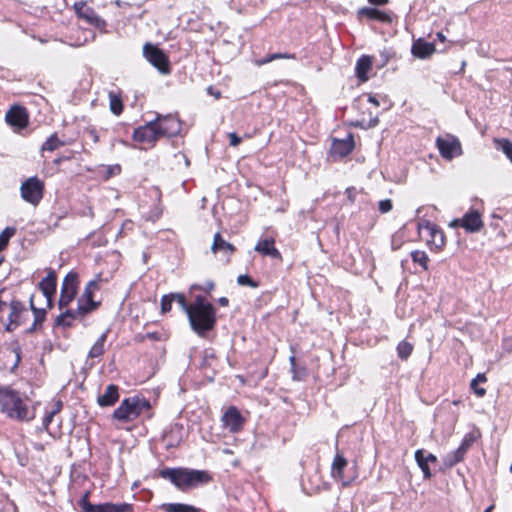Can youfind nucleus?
<instances>
[{"instance_id":"nucleus-1","label":"nucleus","mask_w":512,"mask_h":512,"mask_svg":"<svg viewBox=\"0 0 512 512\" xmlns=\"http://www.w3.org/2000/svg\"><path fill=\"white\" fill-rule=\"evenodd\" d=\"M192 329L203 336L210 331L216 322L215 309L212 304L206 302L203 296H196L187 313Z\"/></svg>"},{"instance_id":"nucleus-2","label":"nucleus","mask_w":512,"mask_h":512,"mask_svg":"<svg viewBox=\"0 0 512 512\" xmlns=\"http://www.w3.org/2000/svg\"><path fill=\"white\" fill-rule=\"evenodd\" d=\"M160 476L169 479L182 491L195 488L211 480V476L206 471L190 470L186 468H166L161 470Z\"/></svg>"},{"instance_id":"nucleus-3","label":"nucleus","mask_w":512,"mask_h":512,"mask_svg":"<svg viewBox=\"0 0 512 512\" xmlns=\"http://www.w3.org/2000/svg\"><path fill=\"white\" fill-rule=\"evenodd\" d=\"M0 403L2 411L9 417L18 420L27 419V407L17 393L9 390L2 391L0 394Z\"/></svg>"},{"instance_id":"nucleus-4","label":"nucleus","mask_w":512,"mask_h":512,"mask_svg":"<svg viewBox=\"0 0 512 512\" xmlns=\"http://www.w3.org/2000/svg\"><path fill=\"white\" fill-rule=\"evenodd\" d=\"M173 132L167 130L163 123L149 121L146 125L137 128L133 133V139L138 142L153 143L160 137H171Z\"/></svg>"},{"instance_id":"nucleus-5","label":"nucleus","mask_w":512,"mask_h":512,"mask_svg":"<svg viewBox=\"0 0 512 512\" xmlns=\"http://www.w3.org/2000/svg\"><path fill=\"white\" fill-rule=\"evenodd\" d=\"M146 407H148V403L145 401L138 398H127L114 411L113 418L122 422H130L136 419Z\"/></svg>"},{"instance_id":"nucleus-6","label":"nucleus","mask_w":512,"mask_h":512,"mask_svg":"<svg viewBox=\"0 0 512 512\" xmlns=\"http://www.w3.org/2000/svg\"><path fill=\"white\" fill-rule=\"evenodd\" d=\"M44 183L36 177L27 179L21 185V196L27 202L37 205L43 197Z\"/></svg>"},{"instance_id":"nucleus-7","label":"nucleus","mask_w":512,"mask_h":512,"mask_svg":"<svg viewBox=\"0 0 512 512\" xmlns=\"http://www.w3.org/2000/svg\"><path fill=\"white\" fill-rule=\"evenodd\" d=\"M143 54L161 73L169 72L168 58L161 49L151 43H146L143 47Z\"/></svg>"},{"instance_id":"nucleus-8","label":"nucleus","mask_w":512,"mask_h":512,"mask_svg":"<svg viewBox=\"0 0 512 512\" xmlns=\"http://www.w3.org/2000/svg\"><path fill=\"white\" fill-rule=\"evenodd\" d=\"M450 227H463L469 233H475L483 227L481 214L478 210H470L462 218L454 219Z\"/></svg>"},{"instance_id":"nucleus-9","label":"nucleus","mask_w":512,"mask_h":512,"mask_svg":"<svg viewBox=\"0 0 512 512\" xmlns=\"http://www.w3.org/2000/svg\"><path fill=\"white\" fill-rule=\"evenodd\" d=\"M76 280L77 275L75 273H69L63 282L58 306L60 309L68 306L69 303L74 299L76 295Z\"/></svg>"},{"instance_id":"nucleus-10","label":"nucleus","mask_w":512,"mask_h":512,"mask_svg":"<svg viewBox=\"0 0 512 512\" xmlns=\"http://www.w3.org/2000/svg\"><path fill=\"white\" fill-rule=\"evenodd\" d=\"M6 122L17 129L25 128L28 124V113L21 106H13L5 116Z\"/></svg>"},{"instance_id":"nucleus-11","label":"nucleus","mask_w":512,"mask_h":512,"mask_svg":"<svg viewBox=\"0 0 512 512\" xmlns=\"http://www.w3.org/2000/svg\"><path fill=\"white\" fill-rule=\"evenodd\" d=\"M224 426L229 428L230 432L236 433L242 429L244 418L236 407H229L222 416Z\"/></svg>"},{"instance_id":"nucleus-12","label":"nucleus","mask_w":512,"mask_h":512,"mask_svg":"<svg viewBox=\"0 0 512 512\" xmlns=\"http://www.w3.org/2000/svg\"><path fill=\"white\" fill-rule=\"evenodd\" d=\"M56 279L55 271L50 269L47 276L39 283V288L46 298L48 308L52 307L53 296L56 292Z\"/></svg>"},{"instance_id":"nucleus-13","label":"nucleus","mask_w":512,"mask_h":512,"mask_svg":"<svg viewBox=\"0 0 512 512\" xmlns=\"http://www.w3.org/2000/svg\"><path fill=\"white\" fill-rule=\"evenodd\" d=\"M437 147L440 151V154L443 158L451 160L454 157V154L461 152V146L457 139L452 138L451 140L438 138L437 139Z\"/></svg>"},{"instance_id":"nucleus-14","label":"nucleus","mask_w":512,"mask_h":512,"mask_svg":"<svg viewBox=\"0 0 512 512\" xmlns=\"http://www.w3.org/2000/svg\"><path fill=\"white\" fill-rule=\"evenodd\" d=\"M87 313H89V309H85V305L80 304L76 310H67L59 315L55 320V325L64 327L71 326V322H66V319H76L77 317L84 316Z\"/></svg>"},{"instance_id":"nucleus-15","label":"nucleus","mask_w":512,"mask_h":512,"mask_svg":"<svg viewBox=\"0 0 512 512\" xmlns=\"http://www.w3.org/2000/svg\"><path fill=\"white\" fill-rule=\"evenodd\" d=\"M255 251L270 256L272 258L281 259L280 252L274 247V239L267 238L264 240H261L257 243L255 246Z\"/></svg>"},{"instance_id":"nucleus-16","label":"nucleus","mask_w":512,"mask_h":512,"mask_svg":"<svg viewBox=\"0 0 512 512\" xmlns=\"http://www.w3.org/2000/svg\"><path fill=\"white\" fill-rule=\"evenodd\" d=\"M435 52V45L433 43L425 42L422 39H418L412 46V54L415 57L426 58Z\"/></svg>"},{"instance_id":"nucleus-17","label":"nucleus","mask_w":512,"mask_h":512,"mask_svg":"<svg viewBox=\"0 0 512 512\" xmlns=\"http://www.w3.org/2000/svg\"><path fill=\"white\" fill-rule=\"evenodd\" d=\"M119 398L118 386L111 384L106 388L103 395L98 397V404L102 407L114 405Z\"/></svg>"},{"instance_id":"nucleus-18","label":"nucleus","mask_w":512,"mask_h":512,"mask_svg":"<svg viewBox=\"0 0 512 512\" xmlns=\"http://www.w3.org/2000/svg\"><path fill=\"white\" fill-rule=\"evenodd\" d=\"M353 147V138L349 136V138L345 140H335L332 146V153L344 157L352 151Z\"/></svg>"},{"instance_id":"nucleus-19","label":"nucleus","mask_w":512,"mask_h":512,"mask_svg":"<svg viewBox=\"0 0 512 512\" xmlns=\"http://www.w3.org/2000/svg\"><path fill=\"white\" fill-rule=\"evenodd\" d=\"M99 289V282L96 280L90 281L84 291L83 298L86 299L87 305H85V309H89V312L96 309L99 305L98 302L93 300L94 291Z\"/></svg>"},{"instance_id":"nucleus-20","label":"nucleus","mask_w":512,"mask_h":512,"mask_svg":"<svg viewBox=\"0 0 512 512\" xmlns=\"http://www.w3.org/2000/svg\"><path fill=\"white\" fill-rule=\"evenodd\" d=\"M211 250H212L213 253H217L219 251H222V252H224L226 254L231 255V254L234 253L235 247L231 243L225 241L222 238L220 233H216L215 236H214V240H213V244H212Z\"/></svg>"},{"instance_id":"nucleus-21","label":"nucleus","mask_w":512,"mask_h":512,"mask_svg":"<svg viewBox=\"0 0 512 512\" xmlns=\"http://www.w3.org/2000/svg\"><path fill=\"white\" fill-rule=\"evenodd\" d=\"M358 15L360 17L366 16L370 19H376L381 22H386V23L391 22V17L388 14H386L385 12H382L378 9H375V8H368V7L361 8L358 11Z\"/></svg>"},{"instance_id":"nucleus-22","label":"nucleus","mask_w":512,"mask_h":512,"mask_svg":"<svg viewBox=\"0 0 512 512\" xmlns=\"http://www.w3.org/2000/svg\"><path fill=\"white\" fill-rule=\"evenodd\" d=\"M133 507L131 504H113L104 503L96 506L95 512H132Z\"/></svg>"},{"instance_id":"nucleus-23","label":"nucleus","mask_w":512,"mask_h":512,"mask_svg":"<svg viewBox=\"0 0 512 512\" xmlns=\"http://www.w3.org/2000/svg\"><path fill=\"white\" fill-rule=\"evenodd\" d=\"M372 60L369 56H362L356 65V75L362 81H367V72L371 69Z\"/></svg>"},{"instance_id":"nucleus-24","label":"nucleus","mask_w":512,"mask_h":512,"mask_svg":"<svg viewBox=\"0 0 512 512\" xmlns=\"http://www.w3.org/2000/svg\"><path fill=\"white\" fill-rule=\"evenodd\" d=\"M79 17L85 19L89 24L95 27H102L105 25V21L101 19L92 8L86 7L79 13Z\"/></svg>"},{"instance_id":"nucleus-25","label":"nucleus","mask_w":512,"mask_h":512,"mask_svg":"<svg viewBox=\"0 0 512 512\" xmlns=\"http://www.w3.org/2000/svg\"><path fill=\"white\" fill-rule=\"evenodd\" d=\"M163 510L166 512H203L201 509L192 505L182 503H168L162 505Z\"/></svg>"},{"instance_id":"nucleus-26","label":"nucleus","mask_w":512,"mask_h":512,"mask_svg":"<svg viewBox=\"0 0 512 512\" xmlns=\"http://www.w3.org/2000/svg\"><path fill=\"white\" fill-rule=\"evenodd\" d=\"M155 121H157L158 124L160 123H163L164 127L169 130V131H172L173 133L171 134V137L176 135L179 130H180V124L177 120H175L174 118L172 117H168V116H158Z\"/></svg>"},{"instance_id":"nucleus-27","label":"nucleus","mask_w":512,"mask_h":512,"mask_svg":"<svg viewBox=\"0 0 512 512\" xmlns=\"http://www.w3.org/2000/svg\"><path fill=\"white\" fill-rule=\"evenodd\" d=\"M346 466L347 460L343 456L337 455L333 462V475L338 477L343 482V485H347L349 483L348 481H345L342 476V471Z\"/></svg>"},{"instance_id":"nucleus-28","label":"nucleus","mask_w":512,"mask_h":512,"mask_svg":"<svg viewBox=\"0 0 512 512\" xmlns=\"http://www.w3.org/2000/svg\"><path fill=\"white\" fill-rule=\"evenodd\" d=\"M109 99H110V110L115 115H120L123 111V103L121 100V97L117 95L116 93L110 91L109 92Z\"/></svg>"},{"instance_id":"nucleus-29","label":"nucleus","mask_w":512,"mask_h":512,"mask_svg":"<svg viewBox=\"0 0 512 512\" xmlns=\"http://www.w3.org/2000/svg\"><path fill=\"white\" fill-rule=\"evenodd\" d=\"M432 241L434 242L436 248L441 249L444 244V234L441 230H439L435 225L429 227Z\"/></svg>"},{"instance_id":"nucleus-30","label":"nucleus","mask_w":512,"mask_h":512,"mask_svg":"<svg viewBox=\"0 0 512 512\" xmlns=\"http://www.w3.org/2000/svg\"><path fill=\"white\" fill-rule=\"evenodd\" d=\"M295 58V55L294 54H287V53H274V54H270L268 55L266 58L264 59H261V60H257L256 61V64L258 66H261V65H264L266 63H269L273 60H276V59H294Z\"/></svg>"},{"instance_id":"nucleus-31","label":"nucleus","mask_w":512,"mask_h":512,"mask_svg":"<svg viewBox=\"0 0 512 512\" xmlns=\"http://www.w3.org/2000/svg\"><path fill=\"white\" fill-rule=\"evenodd\" d=\"M106 340V334H102L101 337L96 341L91 350L89 351V357L95 358L103 354V345Z\"/></svg>"},{"instance_id":"nucleus-32","label":"nucleus","mask_w":512,"mask_h":512,"mask_svg":"<svg viewBox=\"0 0 512 512\" xmlns=\"http://www.w3.org/2000/svg\"><path fill=\"white\" fill-rule=\"evenodd\" d=\"M10 309L11 312L9 315V320H11V322H18L20 313L24 310L22 303L19 301H12L10 304Z\"/></svg>"},{"instance_id":"nucleus-33","label":"nucleus","mask_w":512,"mask_h":512,"mask_svg":"<svg viewBox=\"0 0 512 512\" xmlns=\"http://www.w3.org/2000/svg\"><path fill=\"white\" fill-rule=\"evenodd\" d=\"M30 307H31V310L34 312V316H35L34 323L36 325L40 326L43 323L44 319H45L46 310L45 309H39V308L35 307V305H34V297L33 296L30 299Z\"/></svg>"},{"instance_id":"nucleus-34","label":"nucleus","mask_w":512,"mask_h":512,"mask_svg":"<svg viewBox=\"0 0 512 512\" xmlns=\"http://www.w3.org/2000/svg\"><path fill=\"white\" fill-rule=\"evenodd\" d=\"M89 494H90L89 491L85 492V494L82 496V498L79 501V506L81 507L82 512H95V510H96L97 505L91 504L89 502Z\"/></svg>"},{"instance_id":"nucleus-35","label":"nucleus","mask_w":512,"mask_h":512,"mask_svg":"<svg viewBox=\"0 0 512 512\" xmlns=\"http://www.w3.org/2000/svg\"><path fill=\"white\" fill-rule=\"evenodd\" d=\"M62 145L63 142H61L56 135H52L43 144L42 150L54 151Z\"/></svg>"},{"instance_id":"nucleus-36","label":"nucleus","mask_w":512,"mask_h":512,"mask_svg":"<svg viewBox=\"0 0 512 512\" xmlns=\"http://www.w3.org/2000/svg\"><path fill=\"white\" fill-rule=\"evenodd\" d=\"M475 439H476L475 436L471 433L466 435V437L462 441L460 447L456 451L464 458L465 453L470 448V446L473 444Z\"/></svg>"},{"instance_id":"nucleus-37","label":"nucleus","mask_w":512,"mask_h":512,"mask_svg":"<svg viewBox=\"0 0 512 512\" xmlns=\"http://www.w3.org/2000/svg\"><path fill=\"white\" fill-rule=\"evenodd\" d=\"M463 460V457L457 452V451H454L450 454H448L444 460H443V464L447 467V468H450L454 465H456L457 463H459L460 461Z\"/></svg>"},{"instance_id":"nucleus-38","label":"nucleus","mask_w":512,"mask_h":512,"mask_svg":"<svg viewBox=\"0 0 512 512\" xmlns=\"http://www.w3.org/2000/svg\"><path fill=\"white\" fill-rule=\"evenodd\" d=\"M412 349L413 347L410 343L402 341L397 347V352L400 358L407 359L410 356Z\"/></svg>"},{"instance_id":"nucleus-39","label":"nucleus","mask_w":512,"mask_h":512,"mask_svg":"<svg viewBox=\"0 0 512 512\" xmlns=\"http://www.w3.org/2000/svg\"><path fill=\"white\" fill-rule=\"evenodd\" d=\"M411 257L414 262L419 263L425 270L428 269L427 262H428V256L423 251H414L411 253Z\"/></svg>"},{"instance_id":"nucleus-40","label":"nucleus","mask_w":512,"mask_h":512,"mask_svg":"<svg viewBox=\"0 0 512 512\" xmlns=\"http://www.w3.org/2000/svg\"><path fill=\"white\" fill-rule=\"evenodd\" d=\"M15 229L13 228H6L1 234H0V251L3 250L7 243L9 238L14 234Z\"/></svg>"},{"instance_id":"nucleus-41","label":"nucleus","mask_w":512,"mask_h":512,"mask_svg":"<svg viewBox=\"0 0 512 512\" xmlns=\"http://www.w3.org/2000/svg\"><path fill=\"white\" fill-rule=\"evenodd\" d=\"M172 298H173V300H176L180 304L181 308L186 313H188V311L190 310L191 304H188L186 302V299L183 294L174 293V294H172Z\"/></svg>"},{"instance_id":"nucleus-42","label":"nucleus","mask_w":512,"mask_h":512,"mask_svg":"<svg viewBox=\"0 0 512 512\" xmlns=\"http://www.w3.org/2000/svg\"><path fill=\"white\" fill-rule=\"evenodd\" d=\"M237 282L239 285H248L253 288L258 287V283L248 275H240L237 279Z\"/></svg>"},{"instance_id":"nucleus-43","label":"nucleus","mask_w":512,"mask_h":512,"mask_svg":"<svg viewBox=\"0 0 512 512\" xmlns=\"http://www.w3.org/2000/svg\"><path fill=\"white\" fill-rule=\"evenodd\" d=\"M172 301H173L172 294L165 295L162 297V300H161L162 313H167L171 310Z\"/></svg>"},{"instance_id":"nucleus-44","label":"nucleus","mask_w":512,"mask_h":512,"mask_svg":"<svg viewBox=\"0 0 512 512\" xmlns=\"http://www.w3.org/2000/svg\"><path fill=\"white\" fill-rule=\"evenodd\" d=\"M392 209V202L389 199L382 200L379 202V211L381 213H387Z\"/></svg>"},{"instance_id":"nucleus-45","label":"nucleus","mask_w":512,"mask_h":512,"mask_svg":"<svg viewBox=\"0 0 512 512\" xmlns=\"http://www.w3.org/2000/svg\"><path fill=\"white\" fill-rule=\"evenodd\" d=\"M379 122L378 117H375L373 119H370L367 125H364L363 122H356L354 123V126L361 127V128H373L375 127Z\"/></svg>"},{"instance_id":"nucleus-46","label":"nucleus","mask_w":512,"mask_h":512,"mask_svg":"<svg viewBox=\"0 0 512 512\" xmlns=\"http://www.w3.org/2000/svg\"><path fill=\"white\" fill-rule=\"evenodd\" d=\"M477 384H478L477 380L473 379V380L471 381L470 386H471V388L474 390V392H475V394H476L477 396H479V397H483V396L486 394V390H485L484 388H478V387H477Z\"/></svg>"},{"instance_id":"nucleus-47","label":"nucleus","mask_w":512,"mask_h":512,"mask_svg":"<svg viewBox=\"0 0 512 512\" xmlns=\"http://www.w3.org/2000/svg\"><path fill=\"white\" fill-rule=\"evenodd\" d=\"M213 288H214V283L212 281L206 282L205 285H203V286L196 285V284L192 286V289H198V290H202V291H205V292H209Z\"/></svg>"},{"instance_id":"nucleus-48","label":"nucleus","mask_w":512,"mask_h":512,"mask_svg":"<svg viewBox=\"0 0 512 512\" xmlns=\"http://www.w3.org/2000/svg\"><path fill=\"white\" fill-rule=\"evenodd\" d=\"M418 466L421 468V470L423 471V474H424V477L426 479H429L431 478L432 474H431V471H430V468L428 466V462L427 461H423L421 462V464H418Z\"/></svg>"},{"instance_id":"nucleus-49","label":"nucleus","mask_w":512,"mask_h":512,"mask_svg":"<svg viewBox=\"0 0 512 512\" xmlns=\"http://www.w3.org/2000/svg\"><path fill=\"white\" fill-rule=\"evenodd\" d=\"M230 145L238 146L241 143V138L234 132L229 133Z\"/></svg>"},{"instance_id":"nucleus-50","label":"nucleus","mask_w":512,"mask_h":512,"mask_svg":"<svg viewBox=\"0 0 512 512\" xmlns=\"http://www.w3.org/2000/svg\"><path fill=\"white\" fill-rule=\"evenodd\" d=\"M415 460L417 464H421V462L427 461L424 450L420 449L415 452Z\"/></svg>"},{"instance_id":"nucleus-51","label":"nucleus","mask_w":512,"mask_h":512,"mask_svg":"<svg viewBox=\"0 0 512 512\" xmlns=\"http://www.w3.org/2000/svg\"><path fill=\"white\" fill-rule=\"evenodd\" d=\"M86 7V3L84 2H77L74 4V9L77 13V15L79 16V13L84 10V8Z\"/></svg>"},{"instance_id":"nucleus-52","label":"nucleus","mask_w":512,"mask_h":512,"mask_svg":"<svg viewBox=\"0 0 512 512\" xmlns=\"http://www.w3.org/2000/svg\"><path fill=\"white\" fill-rule=\"evenodd\" d=\"M207 92H208V94L214 96L216 99H219L221 97V92L220 91H215L212 86H209L207 88Z\"/></svg>"},{"instance_id":"nucleus-53","label":"nucleus","mask_w":512,"mask_h":512,"mask_svg":"<svg viewBox=\"0 0 512 512\" xmlns=\"http://www.w3.org/2000/svg\"><path fill=\"white\" fill-rule=\"evenodd\" d=\"M55 414H52V412H50L49 414H47L44 418V426L47 428L48 424L52 421L53 417H54Z\"/></svg>"},{"instance_id":"nucleus-54","label":"nucleus","mask_w":512,"mask_h":512,"mask_svg":"<svg viewBox=\"0 0 512 512\" xmlns=\"http://www.w3.org/2000/svg\"><path fill=\"white\" fill-rule=\"evenodd\" d=\"M61 408H62V402H61V401H57V402L55 403V407H54V409L51 411V412H52V414H57V413H59V412H60V410H61Z\"/></svg>"},{"instance_id":"nucleus-55","label":"nucleus","mask_w":512,"mask_h":512,"mask_svg":"<svg viewBox=\"0 0 512 512\" xmlns=\"http://www.w3.org/2000/svg\"><path fill=\"white\" fill-rule=\"evenodd\" d=\"M373 5H384L388 3V0H368Z\"/></svg>"},{"instance_id":"nucleus-56","label":"nucleus","mask_w":512,"mask_h":512,"mask_svg":"<svg viewBox=\"0 0 512 512\" xmlns=\"http://www.w3.org/2000/svg\"><path fill=\"white\" fill-rule=\"evenodd\" d=\"M289 360H290V363H291V370H292V372L295 374L296 358H295V356H294V355H292V356L290 357V359H289ZM295 377H296V376L294 375V378H295Z\"/></svg>"},{"instance_id":"nucleus-57","label":"nucleus","mask_w":512,"mask_h":512,"mask_svg":"<svg viewBox=\"0 0 512 512\" xmlns=\"http://www.w3.org/2000/svg\"><path fill=\"white\" fill-rule=\"evenodd\" d=\"M18 324H19L18 322H11V320H9V323H8V325H7L6 329H7L8 331H12V330H13V327L18 326Z\"/></svg>"},{"instance_id":"nucleus-58","label":"nucleus","mask_w":512,"mask_h":512,"mask_svg":"<svg viewBox=\"0 0 512 512\" xmlns=\"http://www.w3.org/2000/svg\"><path fill=\"white\" fill-rule=\"evenodd\" d=\"M475 380H477L478 383L480 382H486V376L484 374H478L477 377L475 378Z\"/></svg>"},{"instance_id":"nucleus-59","label":"nucleus","mask_w":512,"mask_h":512,"mask_svg":"<svg viewBox=\"0 0 512 512\" xmlns=\"http://www.w3.org/2000/svg\"><path fill=\"white\" fill-rule=\"evenodd\" d=\"M426 459H427V462H436L437 461V458L435 455L429 453L427 456H426Z\"/></svg>"},{"instance_id":"nucleus-60","label":"nucleus","mask_w":512,"mask_h":512,"mask_svg":"<svg viewBox=\"0 0 512 512\" xmlns=\"http://www.w3.org/2000/svg\"><path fill=\"white\" fill-rule=\"evenodd\" d=\"M228 303H229V301H228V299H227L226 297H221V298L219 299V304H220L221 306H227V305H228Z\"/></svg>"},{"instance_id":"nucleus-61","label":"nucleus","mask_w":512,"mask_h":512,"mask_svg":"<svg viewBox=\"0 0 512 512\" xmlns=\"http://www.w3.org/2000/svg\"><path fill=\"white\" fill-rule=\"evenodd\" d=\"M368 101H369L370 103H372V104L376 105V106H378V105H379L378 100H377L374 96H371V95H370V96L368 97Z\"/></svg>"},{"instance_id":"nucleus-62","label":"nucleus","mask_w":512,"mask_h":512,"mask_svg":"<svg viewBox=\"0 0 512 512\" xmlns=\"http://www.w3.org/2000/svg\"><path fill=\"white\" fill-rule=\"evenodd\" d=\"M437 38H438L440 41H442V42H444V41L446 40V37H445V36L443 35V33H441V32H438V33H437Z\"/></svg>"},{"instance_id":"nucleus-63","label":"nucleus","mask_w":512,"mask_h":512,"mask_svg":"<svg viewBox=\"0 0 512 512\" xmlns=\"http://www.w3.org/2000/svg\"><path fill=\"white\" fill-rule=\"evenodd\" d=\"M38 325L33 323V325L27 330L28 333H32L37 329Z\"/></svg>"},{"instance_id":"nucleus-64","label":"nucleus","mask_w":512,"mask_h":512,"mask_svg":"<svg viewBox=\"0 0 512 512\" xmlns=\"http://www.w3.org/2000/svg\"><path fill=\"white\" fill-rule=\"evenodd\" d=\"M15 353H16V356H17V362L20 360V348L17 347L14 349Z\"/></svg>"}]
</instances>
